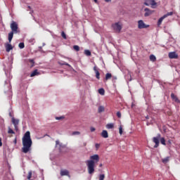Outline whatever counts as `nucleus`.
<instances>
[{"instance_id": "obj_1", "label": "nucleus", "mask_w": 180, "mask_h": 180, "mask_svg": "<svg viewBox=\"0 0 180 180\" xmlns=\"http://www.w3.org/2000/svg\"><path fill=\"white\" fill-rule=\"evenodd\" d=\"M22 153H25V154H27V153H29V151L32 150V144H33V141H32V138L30 137V131H27V132H25L22 139Z\"/></svg>"}, {"instance_id": "obj_2", "label": "nucleus", "mask_w": 180, "mask_h": 180, "mask_svg": "<svg viewBox=\"0 0 180 180\" xmlns=\"http://www.w3.org/2000/svg\"><path fill=\"white\" fill-rule=\"evenodd\" d=\"M98 158H93L86 161L88 172L90 175H92L95 172V160L98 161Z\"/></svg>"}, {"instance_id": "obj_3", "label": "nucleus", "mask_w": 180, "mask_h": 180, "mask_svg": "<svg viewBox=\"0 0 180 180\" xmlns=\"http://www.w3.org/2000/svg\"><path fill=\"white\" fill-rule=\"evenodd\" d=\"M56 146L58 147V150H59V153H60V154H64L65 153H68V148L67 147V146L63 144V143H60V141H56Z\"/></svg>"}, {"instance_id": "obj_4", "label": "nucleus", "mask_w": 180, "mask_h": 180, "mask_svg": "<svg viewBox=\"0 0 180 180\" xmlns=\"http://www.w3.org/2000/svg\"><path fill=\"white\" fill-rule=\"evenodd\" d=\"M10 27L11 29V32H14L15 34L19 33V27L16 22L13 21L10 25Z\"/></svg>"}, {"instance_id": "obj_5", "label": "nucleus", "mask_w": 180, "mask_h": 180, "mask_svg": "<svg viewBox=\"0 0 180 180\" xmlns=\"http://www.w3.org/2000/svg\"><path fill=\"white\" fill-rule=\"evenodd\" d=\"M160 139H161V134H158L156 137H153L154 148H158V146H160Z\"/></svg>"}, {"instance_id": "obj_6", "label": "nucleus", "mask_w": 180, "mask_h": 180, "mask_svg": "<svg viewBox=\"0 0 180 180\" xmlns=\"http://www.w3.org/2000/svg\"><path fill=\"white\" fill-rule=\"evenodd\" d=\"M138 27L139 29H147V27H150V25H146V23H144V21H143V20H140L138 21Z\"/></svg>"}, {"instance_id": "obj_7", "label": "nucleus", "mask_w": 180, "mask_h": 180, "mask_svg": "<svg viewBox=\"0 0 180 180\" xmlns=\"http://www.w3.org/2000/svg\"><path fill=\"white\" fill-rule=\"evenodd\" d=\"M144 11L146 12L144 13L145 18H148V16H150V15H153V13H154V11H151L148 8H144Z\"/></svg>"}, {"instance_id": "obj_8", "label": "nucleus", "mask_w": 180, "mask_h": 180, "mask_svg": "<svg viewBox=\"0 0 180 180\" xmlns=\"http://www.w3.org/2000/svg\"><path fill=\"white\" fill-rule=\"evenodd\" d=\"M60 176H69L70 178V172L67 169H61Z\"/></svg>"}, {"instance_id": "obj_9", "label": "nucleus", "mask_w": 180, "mask_h": 180, "mask_svg": "<svg viewBox=\"0 0 180 180\" xmlns=\"http://www.w3.org/2000/svg\"><path fill=\"white\" fill-rule=\"evenodd\" d=\"M113 27L114 30H116L118 32V33H120V30H122V25H120L119 22H115Z\"/></svg>"}, {"instance_id": "obj_10", "label": "nucleus", "mask_w": 180, "mask_h": 180, "mask_svg": "<svg viewBox=\"0 0 180 180\" xmlns=\"http://www.w3.org/2000/svg\"><path fill=\"white\" fill-rule=\"evenodd\" d=\"M169 58H170L171 59L178 58V53H176V52H175V51L169 52Z\"/></svg>"}, {"instance_id": "obj_11", "label": "nucleus", "mask_w": 180, "mask_h": 180, "mask_svg": "<svg viewBox=\"0 0 180 180\" xmlns=\"http://www.w3.org/2000/svg\"><path fill=\"white\" fill-rule=\"evenodd\" d=\"M94 71L96 72V77L97 78V79H101V73L98 70V68L96 67V65L94 67Z\"/></svg>"}, {"instance_id": "obj_12", "label": "nucleus", "mask_w": 180, "mask_h": 180, "mask_svg": "<svg viewBox=\"0 0 180 180\" xmlns=\"http://www.w3.org/2000/svg\"><path fill=\"white\" fill-rule=\"evenodd\" d=\"M171 98L173 101H174V102H176V103H180V101L179 98H178V97H176V96H175V94L174 93L171 94Z\"/></svg>"}, {"instance_id": "obj_13", "label": "nucleus", "mask_w": 180, "mask_h": 180, "mask_svg": "<svg viewBox=\"0 0 180 180\" xmlns=\"http://www.w3.org/2000/svg\"><path fill=\"white\" fill-rule=\"evenodd\" d=\"M11 50H13V47L12 46V45L9 44H6V51L7 53H9V51H11Z\"/></svg>"}, {"instance_id": "obj_14", "label": "nucleus", "mask_w": 180, "mask_h": 180, "mask_svg": "<svg viewBox=\"0 0 180 180\" xmlns=\"http://www.w3.org/2000/svg\"><path fill=\"white\" fill-rule=\"evenodd\" d=\"M101 136L103 137V139H108V137H109V135L108 134V131L103 130V131L101 133Z\"/></svg>"}, {"instance_id": "obj_15", "label": "nucleus", "mask_w": 180, "mask_h": 180, "mask_svg": "<svg viewBox=\"0 0 180 180\" xmlns=\"http://www.w3.org/2000/svg\"><path fill=\"white\" fill-rule=\"evenodd\" d=\"M15 32H11L9 34H8V41H9V43H11V41H12V39H13V34H14Z\"/></svg>"}, {"instance_id": "obj_16", "label": "nucleus", "mask_w": 180, "mask_h": 180, "mask_svg": "<svg viewBox=\"0 0 180 180\" xmlns=\"http://www.w3.org/2000/svg\"><path fill=\"white\" fill-rule=\"evenodd\" d=\"M12 123L14 126H18L19 124V120L15 119L14 117L12 118Z\"/></svg>"}, {"instance_id": "obj_17", "label": "nucleus", "mask_w": 180, "mask_h": 180, "mask_svg": "<svg viewBox=\"0 0 180 180\" xmlns=\"http://www.w3.org/2000/svg\"><path fill=\"white\" fill-rule=\"evenodd\" d=\"M165 19V16L163 15L162 16L158 21V26L161 25V24L162 23V21Z\"/></svg>"}, {"instance_id": "obj_18", "label": "nucleus", "mask_w": 180, "mask_h": 180, "mask_svg": "<svg viewBox=\"0 0 180 180\" xmlns=\"http://www.w3.org/2000/svg\"><path fill=\"white\" fill-rule=\"evenodd\" d=\"M35 75H39V72H37V70H34V71L30 74V77H35Z\"/></svg>"}, {"instance_id": "obj_19", "label": "nucleus", "mask_w": 180, "mask_h": 180, "mask_svg": "<svg viewBox=\"0 0 180 180\" xmlns=\"http://www.w3.org/2000/svg\"><path fill=\"white\" fill-rule=\"evenodd\" d=\"M98 110V113H102V112H105V107L99 106Z\"/></svg>"}, {"instance_id": "obj_20", "label": "nucleus", "mask_w": 180, "mask_h": 180, "mask_svg": "<svg viewBox=\"0 0 180 180\" xmlns=\"http://www.w3.org/2000/svg\"><path fill=\"white\" fill-rule=\"evenodd\" d=\"M112 78V74L110 73H107L105 75V81H108V79H110Z\"/></svg>"}, {"instance_id": "obj_21", "label": "nucleus", "mask_w": 180, "mask_h": 180, "mask_svg": "<svg viewBox=\"0 0 180 180\" xmlns=\"http://www.w3.org/2000/svg\"><path fill=\"white\" fill-rule=\"evenodd\" d=\"M151 1L152 0H145L144 5H146V6H150V5H151Z\"/></svg>"}, {"instance_id": "obj_22", "label": "nucleus", "mask_w": 180, "mask_h": 180, "mask_svg": "<svg viewBox=\"0 0 180 180\" xmlns=\"http://www.w3.org/2000/svg\"><path fill=\"white\" fill-rule=\"evenodd\" d=\"M98 94L100 95H105V89L103 88L98 89Z\"/></svg>"}, {"instance_id": "obj_23", "label": "nucleus", "mask_w": 180, "mask_h": 180, "mask_svg": "<svg viewBox=\"0 0 180 180\" xmlns=\"http://www.w3.org/2000/svg\"><path fill=\"white\" fill-rule=\"evenodd\" d=\"M172 15H174V12L171 11L168 12L167 14H165L164 16L165 18H168V16H172Z\"/></svg>"}, {"instance_id": "obj_24", "label": "nucleus", "mask_w": 180, "mask_h": 180, "mask_svg": "<svg viewBox=\"0 0 180 180\" xmlns=\"http://www.w3.org/2000/svg\"><path fill=\"white\" fill-rule=\"evenodd\" d=\"M150 61H155V60H157V58H155V56L152 54L150 56Z\"/></svg>"}, {"instance_id": "obj_25", "label": "nucleus", "mask_w": 180, "mask_h": 180, "mask_svg": "<svg viewBox=\"0 0 180 180\" xmlns=\"http://www.w3.org/2000/svg\"><path fill=\"white\" fill-rule=\"evenodd\" d=\"M84 54H85V56H91V51H89V50H84Z\"/></svg>"}, {"instance_id": "obj_26", "label": "nucleus", "mask_w": 180, "mask_h": 180, "mask_svg": "<svg viewBox=\"0 0 180 180\" xmlns=\"http://www.w3.org/2000/svg\"><path fill=\"white\" fill-rule=\"evenodd\" d=\"M79 134H81V132L76 131H73L72 133V136H79Z\"/></svg>"}, {"instance_id": "obj_27", "label": "nucleus", "mask_w": 180, "mask_h": 180, "mask_svg": "<svg viewBox=\"0 0 180 180\" xmlns=\"http://www.w3.org/2000/svg\"><path fill=\"white\" fill-rule=\"evenodd\" d=\"M8 134H15V131H13V129H11V127L8 128Z\"/></svg>"}, {"instance_id": "obj_28", "label": "nucleus", "mask_w": 180, "mask_h": 180, "mask_svg": "<svg viewBox=\"0 0 180 180\" xmlns=\"http://www.w3.org/2000/svg\"><path fill=\"white\" fill-rule=\"evenodd\" d=\"M160 143L161 144H162L163 146H165L166 143H165V138L162 137L160 139Z\"/></svg>"}, {"instance_id": "obj_29", "label": "nucleus", "mask_w": 180, "mask_h": 180, "mask_svg": "<svg viewBox=\"0 0 180 180\" xmlns=\"http://www.w3.org/2000/svg\"><path fill=\"white\" fill-rule=\"evenodd\" d=\"M18 47H19L20 49H25V43L20 42V43L18 44Z\"/></svg>"}, {"instance_id": "obj_30", "label": "nucleus", "mask_w": 180, "mask_h": 180, "mask_svg": "<svg viewBox=\"0 0 180 180\" xmlns=\"http://www.w3.org/2000/svg\"><path fill=\"white\" fill-rule=\"evenodd\" d=\"M32 171H30V172H28V175H27V179H29V180H30V179H32Z\"/></svg>"}, {"instance_id": "obj_31", "label": "nucleus", "mask_w": 180, "mask_h": 180, "mask_svg": "<svg viewBox=\"0 0 180 180\" xmlns=\"http://www.w3.org/2000/svg\"><path fill=\"white\" fill-rule=\"evenodd\" d=\"M73 49L75 51H79V46L78 45L73 46Z\"/></svg>"}, {"instance_id": "obj_32", "label": "nucleus", "mask_w": 180, "mask_h": 180, "mask_svg": "<svg viewBox=\"0 0 180 180\" xmlns=\"http://www.w3.org/2000/svg\"><path fill=\"white\" fill-rule=\"evenodd\" d=\"M60 65H67L68 67H71V65L68 64V63H60L59 62Z\"/></svg>"}, {"instance_id": "obj_33", "label": "nucleus", "mask_w": 180, "mask_h": 180, "mask_svg": "<svg viewBox=\"0 0 180 180\" xmlns=\"http://www.w3.org/2000/svg\"><path fill=\"white\" fill-rule=\"evenodd\" d=\"M107 129H113V124H108L106 125Z\"/></svg>"}, {"instance_id": "obj_34", "label": "nucleus", "mask_w": 180, "mask_h": 180, "mask_svg": "<svg viewBox=\"0 0 180 180\" xmlns=\"http://www.w3.org/2000/svg\"><path fill=\"white\" fill-rule=\"evenodd\" d=\"M169 161V158H165L162 159V162H163V164H167V162H168Z\"/></svg>"}, {"instance_id": "obj_35", "label": "nucleus", "mask_w": 180, "mask_h": 180, "mask_svg": "<svg viewBox=\"0 0 180 180\" xmlns=\"http://www.w3.org/2000/svg\"><path fill=\"white\" fill-rule=\"evenodd\" d=\"M150 5L152 6H155V5H157V2H155V0H151Z\"/></svg>"}, {"instance_id": "obj_36", "label": "nucleus", "mask_w": 180, "mask_h": 180, "mask_svg": "<svg viewBox=\"0 0 180 180\" xmlns=\"http://www.w3.org/2000/svg\"><path fill=\"white\" fill-rule=\"evenodd\" d=\"M119 133L120 134H123V127H122V126L119 128Z\"/></svg>"}, {"instance_id": "obj_37", "label": "nucleus", "mask_w": 180, "mask_h": 180, "mask_svg": "<svg viewBox=\"0 0 180 180\" xmlns=\"http://www.w3.org/2000/svg\"><path fill=\"white\" fill-rule=\"evenodd\" d=\"M105 179V174H100L99 180H104Z\"/></svg>"}, {"instance_id": "obj_38", "label": "nucleus", "mask_w": 180, "mask_h": 180, "mask_svg": "<svg viewBox=\"0 0 180 180\" xmlns=\"http://www.w3.org/2000/svg\"><path fill=\"white\" fill-rule=\"evenodd\" d=\"M61 36H62V37H63V38H64V39H67V35L65 34V32H62V33H61Z\"/></svg>"}, {"instance_id": "obj_39", "label": "nucleus", "mask_w": 180, "mask_h": 180, "mask_svg": "<svg viewBox=\"0 0 180 180\" xmlns=\"http://www.w3.org/2000/svg\"><path fill=\"white\" fill-rule=\"evenodd\" d=\"M117 117H119V118L122 117V112H120V111H118V112H117Z\"/></svg>"}, {"instance_id": "obj_40", "label": "nucleus", "mask_w": 180, "mask_h": 180, "mask_svg": "<svg viewBox=\"0 0 180 180\" xmlns=\"http://www.w3.org/2000/svg\"><path fill=\"white\" fill-rule=\"evenodd\" d=\"M90 158H99V155H94L91 156Z\"/></svg>"}, {"instance_id": "obj_41", "label": "nucleus", "mask_w": 180, "mask_h": 180, "mask_svg": "<svg viewBox=\"0 0 180 180\" xmlns=\"http://www.w3.org/2000/svg\"><path fill=\"white\" fill-rule=\"evenodd\" d=\"M62 119H64V117H56V120H61Z\"/></svg>"}, {"instance_id": "obj_42", "label": "nucleus", "mask_w": 180, "mask_h": 180, "mask_svg": "<svg viewBox=\"0 0 180 180\" xmlns=\"http://www.w3.org/2000/svg\"><path fill=\"white\" fill-rule=\"evenodd\" d=\"M90 130H91V132H94V131H95L96 129H95V127H91L90 128Z\"/></svg>"}, {"instance_id": "obj_43", "label": "nucleus", "mask_w": 180, "mask_h": 180, "mask_svg": "<svg viewBox=\"0 0 180 180\" xmlns=\"http://www.w3.org/2000/svg\"><path fill=\"white\" fill-rule=\"evenodd\" d=\"M99 147H101V145L98 143H96V150H98L99 148Z\"/></svg>"}, {"instance_id": "obj_44", "label": "nucleus", "mask_w": 180, "mask_h": 180, "mask_svg": "<svg viewBox=\"0 0 180 180\" xmlns=\"http://www.w3.org/2000/svg\"><path fill=\"white\" fill-rule=\"evenodd\" d=\"M130 77L129 81H131V74L130 73V72H128V77Z\"/></svg>"}, {"instance_id": "obj_45", "label": "nucleus", "mask_w": 180, "mask_h": 180, "mask_svg": "<svg viewBox=\"0 0 180 180\" xmlns=\"http://www.w3.org/2000/svg\"><path fill=\"white\" fill-rule=\"evenodd\" d=\"M30 63H32V64H34V60L33 59L29 60Z\"/></svg>"}, {"instance_id": "obj_46", "label": "nucleus", "mask_w": 180, "mask_h": 180, "mask_svg": "<svg viewBox=\"0 0 180 180\" xmlns=\"http://www.w3.org/2000/svg\"><path fill=\"white\" fill-rule=\"evenodd\" d=\"M14 127H15V131H18V125H14Z\"/></svg>"}, {"instance_id": "obj_47", "label": "nucleus", "mask_w": 180, "mask_h": 180, "mask_svg": "<svg viewBox=\"0 0 180 180\" xmlns=\"http://www.w3.org/2000/svg\"><path fill=\"white\" fill-rule=\"evenodd\" d=\"M0 147H2V139L0 138Z\"/></svg>"}, {"instance_id": "obj_48", "label": "nucleus", "mask_w": 180, "mask_h": 180, "mask_svg": "<svg viewBox=\"0 0 180 180\" xmlns=\"http://www.w3.org/2000/svg\"><path fill=\"white\" fill-rule=\"evenodd\" d=\"M167 144H169V146H171V140H169V141H167Z\"/></svg>"}, {"instance_id": "obj_49", "label": "nucleus", "mask_w": 180, "mask_h": 180, "mask_svg": "<svg viewBox=\"0 0 180 180\" xmlns=\"http://www.w3.org/2000/svg\"><path fill=\"white\" fill-rule=\"evenodd\" d=\"M146 119L148 120V119H150V117H148V115H147V116L146 117Z\"/></svg>"}, {"instance_id": "obj_50", "label": "nucleus", "mask_w": 180, "mask_h": 180, "mask_svg": "<svg viewBox=\"0 0 180 180\" xmlns=\"http://www.w3.org/2000/svg\"><path fill=\"white\" fill-rule=\"evenodd\" d=\"M95 4H98V0H94Z\"/></svg>"}, {"instance_id": "obj_51", "label": "nucleus", "mask_w": 180, "mask_h": 180, "mask_svg": "<svg viewBox=\"0 0 180 180\" xmlns=\"http://www.w3.org/2000/svg\"><path fill=\"white\" fill-rule=\"evenodd\" d=\"M105 2H110V0H104Z\"/></svg>"}, {"instance_id": "obj_52", "label": "nucleus", "mask_w": 180, "mask_h": 180, "mask_svg": "<svg viewBox=\"0 0 180 180\" xmlns=\"http://www.w3.org/2000/svg\"><path fill=\"white\" fill-rule=\"evenodd\" d=\"M14 143H15V144H16V143H17V140H16V139H15V140H14Z\"/></svg>"}, {"instance_id": "obj_53", "label": "nucleus", "mask_w": 180, "mask_h": 180, "mask_svg": "<svg viewBox=\"0 0 180 180\" xmlns=\"http://www.w3.org/2000/svg\"><path fill=\"white\" fill-rule=\"evenodd\" d=\"M113 79H117V77H113Z\"/></svg>"}, {"instance_id": "obj_54", "label": "nucleus", "mask_w": 180, "mask_h": 180, "mask_svg": "<svg viewBox=\"0 0 180 180\" xmlns=\"http://www.w3.org/2000/svg\"><path fill=\"white\" fill-rule=\"evenodd\" d=\"M147 126H150V123L149 122H147Z\"/></svg>"}, {"instance_id": "obj_55", "label": "nucleus", "mask_w": 180, "mask_h": 180, "mask_svg": "<svg viewBox=\"0 0 180 180\" xmlns=\"http://www.w3.org/2000/svg\"><path fill=\"white\" fill-rule=\"evenodd\" d=\"M84 146H86V143H84Z\"/></svg>"}, {"instance_id": "obj_56", "label": "nucleus", "mask_w": 180, "mask_h": 180, "mask_svg": "<svg viewBox=\"0 0 180 180\" xmlns=\"http://www.w3.org/2000/svg\"><path fill=\"white\" fill-rule=\"evenodd\" d=\"M100 167H102V164H100Z\"/></svg>"}, {"instance_id": "obj_57", "label": "nucleus", "mask_w": 180, "mask_h": 180, "mask_svg": "<svg viewBox=\"0 0 180 180\" xmlns=\"http://www.w3.org/2000/svg\"><path fill=\"white\" fill-rule=\"evenodd\" d=\"M166 158H169V157H166Z\"/></svg>"}, {"instance_id": "obj_58", "label": "nucleus", "mask_w": 180, "mask_h": 180, "mask_svg": "<svg viewBox=\"0 0 180 180\" xmlns=\"http://www.w3.org/2000/svg\"><path fill=\"white\" fill-rule=\"evenodd\" d=\"M28 8H30V6H28Z\"/></svg>"}]
</instances>
